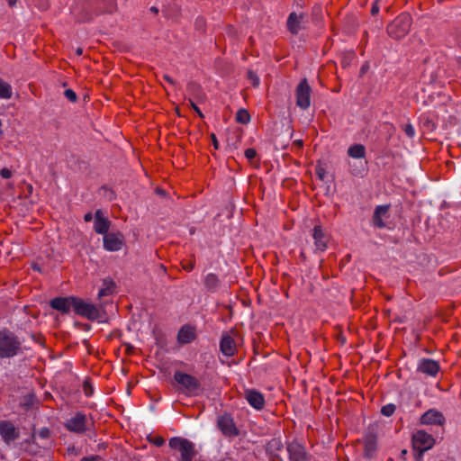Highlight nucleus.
I'll use <instances>...</instances> for the list:
<instances>
[{
	"mask_svg": "<svg viewBox=\"0 0 461 461\" xmlns=\"http://www.w3.org/2000/svg\"><path fill=\"white\" fill-rule=\"evenodd\" d=\"M22 352V343L8 330L0 331V358H10Z\"/></svg>",
	"mask_w": 461,
	"mask_h": 461,
	"instance_id": "f257e3e1",
	"label": "nucleus"
},
{
	"mask_svg": "<svg viewBox=\"0 0 461 461\" xmlns=\"http://www.w3.org/2000/svg\"><path fill=\"white\" fill-rule=\"evenodd\" d=\"M411 17L408 14H402L397 16L387 26V32L393 39H402L410 32Z\"/></svg>",
	"mask_w": 461,
	"mask_h": 461,
	"instance_id": "f03ea898",
	"label": "nucleus"
},
{
	"mask_svg": "<svg viewBox=\"0 0 461 461\" xmlns=\"http://www.w3.org/2000/svg\"><path fill=\"white\" fill-rule=\"evenodd\" d=\"M170 448L177 450L181 455V461H191L195 455L194 444L182 437H173L169 439Z\"/></svg>",
	"mask_w": 461,
	"mask_h": 461,
	"instance_id": "7ed1b4c3",
	"label": "nucleus"
},
{
	"mask_svg": "<svg viewBox=\"0 0 461 461\" xmlns=\"http://www.w3.org/2000/svg\"><path fill=\"white\" fill-rule=\"evenodd\" d=\"M74 311L77 314L91 321H98L102 316L95 305L79 298H76Z\"/></svg>",
	"mask_w": 461,
	"mask_h": 461,
	"instance_id": "20e7f679",
	"label": "nucleus"
},
{
	"mask_svg": "<svg viewBox=\"0 0 461 461\" xmlns=\"http://www.w3.org/2000/svg\"><path fill=\"white\" fill-rule=\"evenodd\" d=\"M174 379L186 393L196 394L200 388L199 381L189 374L176 371L174 374Z\"/></svg>",
	"mask_w": 461,
	"mask_h": 461,
	"instance_id": "39448f33",
	"label": "nucleus"
},
{
	"mask_svg": "<svg viewBox=\"0 0 461 461\" xmlns=\"http://www.w3.org/2000/svg\"><path fill=\"white\" fill-rule=\"evenodd\" d=\"M311 94L312 87L310 86L306 78L300 81L296 86V105L303 110H306L311 105Z\"/></svg>",
	"mask_w": 461,
	"mask_h": 461,
	"instance_id": "423d86ee",
	"label": "nucleus"
},
{
	"mask_svg": "<svg viewBox=\"0 0 461 461\" xmlns=\"http://www.w3.org/2000/svg\"><path fill=\"white\" fill-rule=\"evenodd\" d=\"M413 447L420 452L419 457L421 454L430 449L434 444V438L424 430H418L412 436Z\"/></svg>",
	"mask_w": 461,
	"mask_h": 461,
	"instance_id": "0eeeda50",
	"label": "nucleus"
},
{
	"mask_svg": "<svg viewBox=\"0 0 461 461\" xmlns=\"http://www.w3.org/2000/svg\"><path fill=\"white\" fill-rule=\"evenodd\" d=\"M65 427L68 430L75 433H83L86 430V416L83 412H77L67 420Z\"/></svg>",
	"mask_w": 461,
	"mask_h": 461,
	"instance_id": "6e6552de",
	"label": "nucleus"
},
{
	"mask_svg": "<svg viewBox=\"0 0 461 461\" xmlns=\"http://www.w3.org/2000/svg\"><path fill=\"white\" fill-rule=\"evenodd\" d=\"M217 426L225 437L232 438L239 435V430L230 415L224 414L220 416L217 420Z\"/></svg>",
	"mask_w": 461,
	"mask_h": 461,
	"instance_id": "1a4fd4ad",
	"label": "nucleus"
},
{
	"mask_svg": "<svg viewBox=\"0 0 461 461\" xmlns=\"http://www.w3.org/2000/svg\"><path fill=\"white\" fill-rule=\"evenodd\" d=\"M104 249L107 251H119L124 245L122 233H107L103 238Z\"/></svg>",
	"mask_w": 461,
	"mask_h": 461,
	"instance_id": "9d476101",
	"label": "nucleus"
},
{
	"mask_svg": "<svg viewBox=\"0 0 461 461\" xmlns=\"http://www.w3.org/2000/svg\"><path fill=\"white\" fill-rule=\"evenodd\" d=\"M312 239L314 240V251H324L328 248V243L330 241V237L323 230L321 225L314 226L312 230Z\"/></svg>",
	"mask_w": 461,
	"mask_h": 461,
	"instance_id": "9b49d317",
	"label": "nucleus"
},
{
	"mask_svg": "<svg viewBox=\"0 0 461 461\" xmlns=\"http://www.w3.org/2000/svg\"><path fill=\"white\" fill-rule=\"evenodd\" d=\"M244 397L249 404L256 410H262L265 407V397L264 395L255 389H246L244 391Z\"/></svg>",
	"mask_w": 461,
	"mask_h": 461,
	"instance_id": "f8f14e48",
	"label": "nucleus"
},
{
	"mask_svg": "<svg viewBox=\"0 0 461 461\" xmlns=\"http://www.w3.org/2000/svg\"><path fill=\"white\" fill-rule=\"evenodd\" d=\"M417 370L420 373L435 377L439 371V365L436 360L422 358L418 363Z\"/></svg>",
	"mask_w": 461,
	"mask_h": 461,
	"instance_id": "ddd939ff",
	"label": "nucleus"
},
{
	"mask_svg": "<svg viewBox=\"0 0 461 461\" xmlns=\"http://www.w3.org/2000/svg\"><path fill=\"white\" fill-rule=\"evenodd\" d=\"M76 297H58L50 301V306L63 313H67L70 309L74 310Z\"/></svg>",
	"mask_w": 461,
	"mask_h": 461,
	"instance_id": "4468645a",
	"label": "nucleus"
},
{
	"mask_svg": "<svg viewBox=\"0 0 461 461\" xmlns=\"http://www.w3.org/2000/svg\"><path fill=\"white\" fill-rule=\"evenodd\" d=\"M0 435L3 440L9 444L11 441H14L18 438L19 432L13 423L4 420L0 422Z\"/></svg>",
	"mask_w": 461,
	"mask_h": 461,
	"instance_id": "2eb2a0df",
	"label": "nucleus"
},
{
	"mask_svg": "<svg viewBox=\"0 0 461 461\" xmlns=\"http://www.w3.org/2000/svg\"><path fill=\"white\" fill-rule=\"evenodd\" d=\"M444 421L443 414L434 409L429 410L420 417V423L423 425H442Z\"/></svg>",
	"mask_w": 461,
	"mask_h": 461,
	"instance_id": "dca6fc26",
	"label": "nucleus"
},
{
	"mask_svg": "<svg viewBox=\"0 0 461 461\" xmlns=\"http://www.w3.org/2000/svg\"><path fill=\"white\" fill-rule=\"evenodd\" d=\"M110 228V221L105 218L101 210L95 213L94 230L96 233L106 235Z\"/></svg>",
	"mask_w": 461,
	"mask_h": 461,
	"instance_id": "f3484780",
	"label": "nucleus"
},
{
	"mask_svg": "<svg viewBox=\"0 0 461 461\" xmlns=\"http://www.w3.org/2000/svg\"><path fill=\"white\" fill-rule=\"evenodd\" d=\"M287 451L291 461H307L304 447L298 442H292L287 446Z\"/></svg>",
	"mask_w": 461,
	"mask_h": 461,
	"instance_id": "a211bd4d",
	"label": "nucleus"
},
{
	"mask_svg": "<svg viewBox=\"0 0 461 461\" xmlns=\"http://www.w3.org/2000/svg\"><path fill=\"white\" fill-rule=\"evenodd\" d=\"M195 339L194 329L191 326H183L177 333V341L180 344H189Z\"/></svg>",
	"mask_w": 461,
	"mask_h": 461,
	"instance_id": "6ab92c4d",
	"label": "nucleus"
},
{
	"mask_svg": "<svg viewBox=\"0 0 461 461\" xmlns=\"http://www.w3.org/2000/svg\"><path fill=\"white\" fill-rule=\"evenodd\" d=\"M388 210V205H379L375 208L373 214V223L375 226L378 228H383L385 226L384 218L387 215Z\"/></svg>",
	"mask_w": 461,
	"mask_h": 461,
	"instance_id": "aec40b11",
	"label": "nucleus"
},
{
	"mask_svg": "<svg viewBox=\"0 0 461 461\" xmlns=\"http://www.w3.org/2000/svg\"><path fill=\"white\" fill-rule=\"evenodd\" d=\"M303 16L297 15L295 13H291L287 19V29L293 34H297L302 29V22Z\"/></svg>",
	"mask_w": 461,
	"mask_h": 461,
	"instance_id": "412c9836",
	"label": "nucleus"
},
{
	"mask_svg": "<svg viewBox=\"0 0 461 461\" xmlns=\"http://www.w3.org/2000/svg\"><path fill=\"white\" fill-rule=\"evenodd\" d=\"M220 348L222 354L227 357L233 356L236 351L234 340L230 336H225L221 339Z\"/></svg>",
	"mask_w": 461,
	"mask_h": 461,
	"instance_id": "4be33fe9",
	"label": "nucleus"
},
{
	"mask_svg": "<svg viewBox=\"0 0 461 461\" xmlns=\"http://www.w3.org/2000/svg\"><path fill=\"white\" fill-rule=\"evenodd\" d=\"M366 154V148L362 144H354L348 149V155L352 158H364Z\"/></svg>",
	"mask_w": 461,
	"mask_h": 461,
	"instance_id": "5701e85b",
	"label": "nucleus"
},
{
	"mask_svg": "<svg viewBox=\"0 0 461 461\" xmlns=\"http://www.w3.org/2000/svg\"><path fill=\"white\" fill-rule=\"evenodd\" d=\"M220 285L219 277L212 273H209L204 277V285L211 291H215Z\"/></svg>",
	"mask_w": 461,
	"mask_h": 461,
	"instance_id": "b1692460",
	"label": "nucleus"
},
{
	"mask_svg": "<svg viewBox=\"0 0 461 461\" xmlns=\"http://www.w3.org/2000/svg\"><path fill=\"white\" fill-rule=\"evenodd\" d=\"M13 95V88L10 84L0 79V98L10 99Z\"/></svg>",
	"mask_w": 461,
	"mask_h": 461,
	"instance_id": "393cba45",
	"label": "nucleus"
},
{
	"mask_svg": "<svg viewBox=\"0 0 461 461\" xmlns=\"http://www.w3.org/2000/svg\"><path fill=\"white\" fill-rule=\"evenodd\" d=\"M376 445L375 440L373 438H367L365 441V455L371 456L375 451Z\"/></svg>",
	"mask_w": 461,
	"mask_h": 461,
	"instance_id": "a878e982",
	"label": "nucleus"
},
{
	"mask_svg": "<svg viewBox=\"0 0 461 461\" xmlns=\"http://www.w3.org/2000/svg\"><path fill=\"white\" fill-rule=\"evenodd\" d=\"M236 120H237V122H239L240 123L246 124V123H248L249 122L250 115H249V113H248L247 110L240 109L237 112Z\"/></svg>",
	"mask_w": 461,
	"mask_h": 461,
	"instance_id": "bb28decb",
	"label": "nucleus"
},
{
	"mask_svg": "<svg viewBox=\"0 0 461 461\" xmlns=\"http://www.w3.org/2000/svg\"><path fill=\"white\" fill-rule=\"evenodd\" d=\"M395 411V405L393 403L386 404L382 407L381 413L385 417L392 416Z\"/></svg>",
	"mask_w": 461,
	"mask_h": 461,
	"instance_id": "cd10ccee",
	"label": "nucleus"
},
{
	"mask_svg": "<svg viewBox=\"0 0 461 461\" xmlns=\"http://www.w3.org/2000/svg\"><path fill=\"white\" fill-rule=\"evenodd\" d=\"M105 13H113L116 10L117 5L115 0H103Z\"/></svg>",
	"mask_w": 461,
	"mask_h": 461,
	"instance_id": "c85d7f7f",
	"label": "nucleus"
},
{
	"mask_svg": "<svg viewBox=\"0 0 461 461\" xmlns=\"http://www.w3.org/2000/svg\"><path fill=\"white\" fill-rule=\"evenodd\" d=\"M248 78H249V80L250 81V83L252 84L253 86H255V87L258 86L260 80H259V77H258V75L255 72L249 70L248 72Z\"/></svg>",
	"mask_w": 461,
	"mask_h": 461,
	"instance_id": "c756f323",
	"label": "nucleus"
},
{
	"mask_svg": "<svg viewBox=\"0 0 461 461\" xmlns=\"http://www.w3.org/2000/svg\"><path fill=\"white\" fill-rule=\"evenodd\" d=\"M148 439L157 447H161L165 443V439L161 436L149 437Z\"/></svg>",
	"mask_w": 461,
	"mask_h": 461,
	"instance_id": "7c9ffc66",
	"label": "nucleus"
},
{
	"mask_svg": "<svg viewBox=\"0 0 461 461\" xmlns=\"http://www.w3.org/2000/svg\"><path fill=\"white\" fill-rule=\"evenodd\" d=\"M83 391L86 396L90 397L94 393V388L88 381H85L83 384Z\"/></svg>",
	"mask_w": 461,
	"mask_h": 461,
	"instance_id": "2f4dec72",
	"label": "nucleus"
},
{
	"mask_svg": "<svg viewBox=\"0 0 461 461\" xmlns=\"http://www.w3.org/2000/svg\"><path fill=\"white\" fill-rule=\"evenodd\" d=\"M64 95L68 101L72 103L77 101V94L72 89H66L64 91Z\"/></svg>",
	"mask_w": 461,
	"mask_h": 461,
	"instance_id": "473e14b6",
	"label": "nucleus"
},
{
	"mask_svg": "<svg viewBox=\"0 0 461 461\" xmlns=\"http://www.w3.org/2000/svg\"><path fill=\"white\" fill-rule=\"evenodd\" d=\"M403 131L405 134L410 138H412L415 135V130L411 124H406L403 128Z\"/></svg>",
	"mask_w": 461,
	"mask_h": 461,
	"instance_id": "72a5a7b5",
	"label": "nucleus"
},
{
	"mask_svg": "<svg viewBox=\"0 0 461 461\" xmlns=\"http://www.w3.org/2000/svg\"><path fill=\"white\" fill-rule=\"evenodd\" d=\"M190 106L194 111L198 114L199 117L203 118V114L202 111L199 109V107L195 104L194 101L193 99L188 100Z\"/></svg>",
	"mask_w": 461,
	"mask_h": 461,
	"instance_id": "f704fd0d",
	"label": "nucleus"
},
{
	"mask_svg": "<svg viewBox=\"0 0 461 461\" xmlns=\"http://www.w3.org/2000/svg\"><path fill=\"white\" fill-rule=\"evenodd\" d=\"M353 58H354L353 53H349L347 56H345L341 61L342 67L347 68L349 65L350 61L353 59Z\"/></svg>",
	"mask_w": 461,
	"mask_h": 461,
	"instance_id": "c9c22d12",
	"label": "nucleus"
},
{
	"mask_svg": "<svg viewBox=\"0 0 461 461\" xmlns=\"http://www.w3.org/2000/svg\"><path fill=\"white\" fill-rule=\"evenodd\" d=\"M257 155V152L254 149H247L245 150V156L248 159L251 160L253 159Z\"/></svg>",
	"mask_w": 461,
	"mask_h": 461,
	"instance_id": "e433bc0d",
	"label": "nucleus"
},
{
	"mask_svg": "<svg viewBox=\"0 0 461 461\" xmlns=\"http://www.w3.org/2000/svg\"><path fill=\"white\" fill-rule=\"evenodd\" d=\"M0 176L3 178L8 179L12 176V171L6 167H4L0 170Z\"/></svg>",
	"mask_w": 461,
	"mask_h": 461,
	"instance_id": "4c0bfd02",
	"label": "nucleus"
},
{
	"mask_svg": "<svg viewBox=\"0 0 461 461\" xmlns=\"http://www.w3.org/2000/svg\"><path fill=\"white\" fill-rule=\"evenodd\" d=\"M316 174L318 175L320 179H321V180L324 179V177H325V170L322 167H317L316 168Z\"/></svg>",
	"mask_w": 461,
	"mask_h": 461,
	"instance_id": "58836bf2",
	"label": "nucleus"
},
{
	"mask_svg": "<svg viewBox=\"0 0 461 461\" xmlns=\"http://www.w3.org/2000/svg\"><path fill=\"white\" fill-rule=\"evenodd\" d=\"M379 12V6H378V1H375L372 6L371 13L373 15L378 14Z\"/></svg>",
	"mask_w": 461,
	"mask_h": 461,
	"instance_id": "ea45409f",
	"label": "nucleus"
},
{
	"mask_svg": "<svg viewBox=\"0 0 461 461\" xmlns=\"http://www.w3.org/2000/svg\"><path fill=\"white\" fill-rule=\"evenodd\" d=\"M110 293V290L108 288H102L98 292V297L101 298L103 296L107 295Z\"/></svg>",
	"mask_w": 461,
	"mask_h": 461,
	"instance_id": "a19ab883",
	"label": "nucleus"
},
{
	"mask_svg": "<svg viewBox=\"0 0 461 461\" xmlns=\"http://www.w3.org/2000/svg\"><path fill=\"white\" fill-rule=\"evenodd\" d=\"M92 219H93V215H92V213H91V212H88V213H86V214L84 216V220H85V221H86V222H88V221H92Z\"/></svg>",
	"mask_w": 461,
	"mask_h": 461,
	"instance_id": "79ce46f5",
	"label": "nucleus"
},
{
	"mask_svg": "<svg viewBox=\"0 0 461 461\" xmlns=\"http://www.w3.org/2000/svg\"><path fill=\"white\" fill-rule=\"evenodd\" d=\"M164 78H165V80H166L167 82H168L169 84L174 85V80H173L169 76L165 75V76H164Z\"/></svg>",
	"mask_w": 461,
	"mask_h": 461,
	"instance_id": "37998d69",
	"label": "nucleus"
},
{
	"mask_svg": "<svg viewBox=\"0 0 461 461\" xmlns=\"http://www.w3.org/2000/svg\"><path fill=\"white\" fill-rule=\"evenodd\" d=\"M212 142H213L214 148L218 149V141H217L216 137H215L214 134H212Z\"/></svg>",
	"mask_w": 461,
	"mask_h": 461,
	"instance_id": "c03bdc74",
	"label": "nucleus"
},
{
	"mask_svg": "<svg viewBox=\"0 0 461 461\" xmlns=\"http://www.w3.org/2000/svg\"><path fill=\"white\" fill-rule=\"evenodd\" d=\"M81 461H99L97 457H85Z\"/></svg>",
	"mask_w": 461,
	"mask_h": 461,
	"instance_id": "a18cd8bd",
	"label": "nucleus"
},
{
	"mask_svg": "<svg viewBox=\"0 0 461 461\" xmlns=\"http://www.w3.org/2000/svg\"><path fill=\"white\" fill-rule=\"evenodd\" d=\"M7 3L10 7H14L16 5L17 0H7Z\"/></svg>",
	"mask_w": 461,
	"mask_h": 461,
	"instance_id": "49530a36",
	"label": "nucleus"
},
{
	"mask_svg": "<svg viewBox=\"0 0 461 461\" xmlns=\"http://www.w3.org/2000/svg\"><path fill=\"white\" fill-rule=\"evenodd\" d=\"M184 268L187 271H191L194 268V264L190 263L187 266H185Z\"/></svg>",
	"mask_w": 461,
	"mask_h": 461,
	"instance_id": "de8ad7c7",
	"label": "nucleus"
},
{
	"mask_svg": "<svg viewBox=\"0 0 461 461\" xmlns=\"http://www.w3.org/2000/svg\"><path fill=\"white\" fill-rule=\"evenodd\" d=\"M76 54H77V56H81V55L83 54V49H82V48H77V49L76 50Z\"/></svg>",
	"mask_w": 461,
	"mask_h": 461,
	"instance_id": "09e8293b",
	"label": "nucleus"
},
{
	"mask_svg": "<svg viewBox=\"0 0 461 461\" xmlns=\"http://www.w3.org/2000/svg\"><path fill=\"white\" fill-rule=\"evenodd\" d=\"M196 24L198 26H203V19H197L196 20Z\"/></svg>",
	"mask_w": 461,
	"mask_h": 461,
	"instance_id": "8fccbe9b",
	"label": "nucleus"
},
{
	"mask_svg": "<svg viewBox=\"0 0 461 461\" xmlns=\"http://www.w3.org/2000/svg\"><path fill=\"white\" fill-rule=\"evenodd\" d=\"M32 267L34 270L40 271V267L37 265H33Z\"/></svg>",
	"mask_w": 461,
	"mask_h": 461,
	"instance_id": "3c124183",
	"label": "nucleus"
},
{
	"mask_svg": "<svg viewBox=\"0 0 461 461\" xmlns=\"http://www.w3.org/2000/svg\"><path fill=\"white\" fill-rule=\"evenodd\" d=\"M189 87H190V89H191V88H196V87H198V86H197L196 85H194V84H192V85H190V86H189Z\"/></svg>",
	"mask_w": 461,
	"mask_h": 461,
	"instance_id": "603ef678",
	"label": "nucleus"
},
{
	"mask_svg": "<svg viewBox=\"0 0 461 461\" xmlns=\"http://www.w3.org/2000/svg\"><path fill=\"white\" fill-rule=\"evenodd\" d=\"M151 10L155 13H158V9L156 7H152Z\"/></svg>",
	"mask_w": 461,
	"mask_h": 461,
	"instance_id": "864d4df0",
	"label": "nucleus"
},
{
	"mask_svg": "<svg viewBox=\"0 0 461 461\" xmlns=\"http://www.w3.org/2000/svg\"><path fill=\"white\" fill-rule=\"evenodd\" d=\"M366 71V67L363 66L362 68H361V72L364 73Z\"/></svg>",
	"mask_w": 461,
	"mask_h": 461,
	"instance_id": "5fc2aeb1",
	"label": "nucleus"
},
{
	"mask_svg": "<svg viewBox=\"0 0 461 461\" xmlns=\"http://www.w3.org/2000/svg\"><path fill=\"white\" fill-rule=\"evenodd\" d=\"M274 443H275L276 445H279V442H278V441H274Z\"/></svg>",
	"mask_w": 461,
	"mask_h": 461,
	"instance_id": "6e6d98bb",
	"label": "nucleus"
}]
</instances>
